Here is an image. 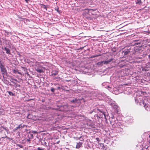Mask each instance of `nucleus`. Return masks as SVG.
Masks as SVG:
<instances>
[{
    "mask_svg": "<svg viewBox=\"0 0 150 150\" xmlns=\"http://www.w3.org/2000/svg\"><path fill=\"white\" fill-rule=\"evenodd\" d=\"M71 102L72 103H78V100L77 99H75L74 100H72L71 101Z\"/></svg>",
    "mask_w": 150,
    "mask_h": 150,
    "instance_id": "obj_12",
    "label": "nucleus"
},
{
    "mask_svg": "<svg viewBox=\"0 0 150 150\" xmlns=\"http://www.w3.org/2000/svg\"><path fill=\"white\" fill-rule=\"evenodd\" d=\"M17 73L19 74H21V73L20 72H19L18 71Z\"/></svg>",
    "mask_w": 150,
    "mask_h": 150,
    "instance_id": "obj_28",
    "label": "nucleus"
},
{
    "mask_svg": "<svg viewBox=\"0 0 150 150\" xmlns=\"http://www.w3.org/2000/svg\"><path fill=\"white\" fill-rule=\"evenodd\" d=\"M58 74V72L57 71H55V73H52V76H53V75L55 76L57 75Z\"/></svg>",
    "mask_w": 150,
    "mask_h": 150,
    "instance_id": "obj_17",
    "label": "nucleus"
},
{
    "mask_svg": "<svg viewBox=\"0 0 150 150\" xmlns=\"http://www.w3.org/2000/svg\"><path fill=\"white\" fill-rule=\"evenodd\" d=\"M41 7L46 10H47V8L46 6H45V5L44 4H42Z\"/></svg>",
    "mask_w": 150,
    "mask_h": 150,
    "instance_id": "obj_15",
    "label": "nucleus"
},
{
    "mask_svg": "<svg viewBox=\"0 0 150 150\" xmlns=\"http://www.w3.org/2000/svg\"><path fill=\"white\" fill-rule=\"evenodd\" d=\"M129 52H130V51L129 50H127L126 51H125L124 52V54L125 55H127V54H129Z\"/></svg>",
    "mask_w": 150,
    "mask_h": 150,
    "instance_id": "obj_13",
    "label": "nucleus"
},
{
    "mask_svg": "<svg viewBox=\"0 0 150 150\" xmlns=\"http://www.w3.org/2000/svg\"><path fill=\"white\" fill-rule=\"evenodd\" d=\"M27 141L29 142H30V139H27Z\"/></svg>",
    "mask_w": 150,
    "mask_h": 150,
    "instance_id": "obj_26",
    "label": "nucleus"
},
{
    "mask_svg": "<svg viewBox=\"0 0 150 150\" xmlns=\"http://www.w3.org/2000/svg\"><path fill=\"white\" fill-rule=\"evenodd\" d=\"M9 94H12L11 92H9Z\"/></svg>",
    "mask_w": 150,
    "mask_h": 150,
    "instance_id": "obj_32",
    "label": "nucleus"
},
{
    "mask_svg": "<svg viewBox=\"0 0 150 150\" xmlns=\"http://www.w3.org/2000/svg\"><path fill=\"white\" fill-rule=\"evenodd\" d=\"M99 111H100V112H101L102 113V114H103V115H104V116L105 117V113L104 112H103L102 111H101V110H98Z\"/></svg>",
    "mask_w": 150,
    "mask_h": 150,
    "instance_id": "obj_21",
    "label": "nucleus"
},
{
    "mask_svg": "<svg viewBox=\"0 0 150 150\" xmlns=\"http://www.w3.org/2000/svg\"><path fill=\"white\" fill-rule=\"evenodd\" d=\"M96 64L99 66H102L103 64V61H101L100 62H99L97 63Z\"/></svg>",
    "mask_w": 150,
    "mask_h": 150,
    "instance_id": "obj_9",
    "label": "nucleus"
},
{
    "mask_svg": "<svg viewBox=\"0 0 150 150\" xmlns=\"http://www.w3.org/2000/svg\"><path fill=\"white\" fill-rule=\"evenodd\" d=\"M110 121V123L111 125H115V124H116L118 122V121L117 118H115L113 116H112L111 117Z\"/></svg>",
    "mask_w": 150,
    "mask_h": 150,
    "instance_id": "obj_4",
    "label": "nucleus"
},
{
    "mask_svg": "<svg viewBox=\"0 0 150 150\" xmlns=\"http://www.w3.org/2000/svg\"><path fill=\"white\" fill-rule=\"evenodd\" d=\"M0 68L1 70V71L2 74L4 75L7 73V71L5 68L4 65L3 63L1 61H0Z\"/></svg>",
    "mask_w": 150,
    "mask_h": 150,
    "instance_id": "obj_3",
    "label": "nucleus"
},
{
    "mask_svg": "<svg viewBox=\"0 0 150 150\" xmlns=\"http://www.w3.org/2000/svg\"><path fill=\"white\" fill-rule=\"evenodd\" d=\"M18 71L17 70H15V69H14L13 71V72L15 74H17V72H18Z\"/></svg>",
    "mask_w": 150,
    "mask_h": 150,
    "instance_id": "obj_20",
    "label": "nucleus"
},
{
    "mask_svg": "<svg viewBox=\"0 0 150 150\" xmlns=\"http://www.w3.org/2000/svg\"><path fill=\"white\" fill-rule=\"evenodd\" d=\"M4 49L6 51V53L7 54H11L10 53V50L8 49V48H6V47H4Z\"/></svg>",
    "mask_w": 150,
    "mask_h": 150,
    "instance_id": "obj_10",
    "label": "nucleus"
},
{
    "mask_svg": "<svg viewBox=\"0 0 150 150\" xmlns=\"http://www.w3.org/2000/svg\"><path fill=\"white\" fill-rule=\"evenodd\" d=\"M113 59L112 58L111 59H110L109 60H108L107 61H103V64H107L109 62L112 61Z\"/></svg>",
    "mask_w": 150,
    "mask_h": 150,
    "instance_id": "obj_6",
    "label": "nucleus"
},
{
    "mask_svg": "<svg viewBox=\"0 0 150 150\" xmlns=\"http://www.w3.org/2000/svg\"><path fill=\"white\" fill-rule=\"evenodd\" d=\"M119 129L120 130V131H122V128H119Z\"/></svg>",
    "mask_w": 150,
    "mask_h": 150,
    "instance_id": "obj_27",
    "label": "nucleus"
},
{
    "mask_svg": "<svg viewBox=\"0 0 150 150\" xmlns=\"http://www.w3.org/2000/svg\"><path fill=\"white\" fill-rule=\"evenodd\" d=\"M84 47H80V49H81V50H82L83 49V48Z\"/></svg>",
    "mask_w": 150,
    "mask_h": 150,
    "instance_id": "obj_31",
    "label": "nucleus"
},
{
    "mask_svg": "<svg viewBox=\"0 0 150 150\" xmlns=\"http://www.w3.org/2000/svg\"><path fill=\"white\" fill-rule=\"evenodd\" d=\"M82 144L83 143L80 142L78 143H77L76 147V148L79 149L80 147H81L82 146Z\"/></svg>",
    "mask_w": 150,
    "mask_h": 150,
    "instance_id": "obj_5",
    "label": "nucleus"
},
{
    "mask_svg": "<svg viewBox=\"0 0 150 150\" xmlns=\"http://www.w3.org/2000/svg\"><path fill=\"white\" fill-rule=\"evenodd\" d=\"M30 135H31V136L32 137V138L33 137V134H30Z\"/></svg>",
    "mask_w": 150,
    "mask_h": 150,
    "instance_id": "obj_30",
    "label": "nucleus"
},
{
    "mask_svg": "<svg viewBox=\"0 0 150 150\" xmlns=\"http://www.w3.org/2000/svg\"><path fill=\"white\" fill-rule=\"evenodd\" d=\"M101 56V54H100L97 55H96L92 56H91V58H94V57H98V56Z\"/></svg>",
    "mask_w": 150,
    "mask_h": 150,
    "instance_id": "obj_16",
    "label": "nucleus"
},
{
    "mask_svg": "<svg viewBox=\"0 0 150 150\" xmlns=\"http://www.w3.org/2000/svg\"><path fill=\"white\" fill-rule=\"evenodd\" d=\"M60 88V87H58V88Z\"/></svg>",
    "mask_w": 150,
    "mask_h": 150,
    "instance_id": "obj_35",
    "label": "nucleus"
},
{
    "mask_svg": "<svg viewBox=\"0 0 150 150\" xmlns=\"http://www.w3.org/2000/svg\"><path fill=\"white\" fill-rule=\"evenodd\" d=\"M18 129V128L17 127H16L14 129H13V131L14 132V131H16V130H17Z\"/></svg>",
    "mask_w": 150,
    "mask_h": 150,
    "instance_id": "obj_23",
    "label": "nucleus"
},
{
    "mask_svg": "<svg viewBox=\"0 0 150 150\" xmlns=\"http://www.w3.org/2000/svg\"><path fill=\"white\" fill-rule=\"evenodd\" d=\"M126 120L128 122H132L133 119L132 117H131L128 116L126 117Z\"/></svg>",
    "mask_w": 150,
    "mask_h": 150,
    "instance_id": "obj_7",
    "label": "nucleus"
},
{
    "mask_svg": "<svg viewBox=\"0 0 150 150\" xmlns=\"http://www.w3.org/2000/svg\"><path fill=\"white\" fill-rule=\"evenodd\" d=\"M142 3V2L141 0H136V4H140Z\"/></svg>",
    "mask_w": 150,
    "mask_h": 150,
    "instance_id": "obj_11",
    "label": "nucleus"
},
{
    "mask_svg": "<svg viewBox=\"0 0 150 150\" xmlns=\"http://www.w3.org/2000/svg\"><path fill=\"white\" fill-rule=\"evenodd\" d=\"M93 112V111L92 110L90 112H89L90 113H92V112Z\"/></svg>",
    "mask_w": 150,
    "mask_h": 150,
    "instance_id": "obj_29",
    "label": "nucleus"
},
{
    "mask_svg": "<svg viewBox=\"0 0 150 150\" xmlns=\"http://www.w3.org/2000/svg\"><path fill=\"white\" fill-rule=\"evenodd\" d=\"M35 70L37 72L39 73H42L44 71L42 69H40L38 68H37V69H36Z\"/></svg>",
    "mask_w": 150,
    "mask_h": 150,
    "instance_id": "obj_8",
    "label": "nucleus"
},
{
    "mask_svg": "<svg viewBox=\"0 0 150 150\" xmlns=\"http://www.w3.org/2000/svg\"><path fill=\"white\" fill-rule=\"evenodd\" d=\"M55 90V89L54 88H52L50 89L51 91L53 93H54V92Z\"/></svg>",
    "mask_w": 150,
    "mask_h": 150,
    "instance_id": "obj_18",
    "label": "nucleus"
},
{
    "mask_svg": "<svg viewBox=\"0 0 150 150\" xmlns=\"http://www.w3.org/2000/svg\"><path fill=\"white\" fill-rule=\"evenodd\" d=\"M134 96L135 102L137 104L139 103V105L142 106H143L146 110H149L150 106L148 104L145 103L144 101L142 100V96L140 94H136Z\"/></svg>",
    "mask_w": 150,
    "mask_h": 150,
    "instance_id": "obj_1",
    "label": "nucleus"
},
{
    "mask_svg": "<svg viewBox=\"0 0 150 150\" xmlns=\"http://www.w3.org/2000/svg\"><path fill=\"white\" fill-rule=\"evenodd\" d=\"M14 95V94H12V96Z\"/></svg>",
    "mask_w": 150,
    "mask_h": 150,
    "instance_id": "obj_36",
    "label": "nucleus"
},
{
    "mask_svg": "<svg viewBox=\"0 0 150 150\" xmlns=\"http://www.w3.org/2000/svg\"><path fill=\"white\" fill-rule=\"evenodd\" d=\"M124 85H127V84H125Z\"/></svg>",
    "mask_w": 150,
    "mask_h": 150,
    "instance_id": "obj_37",
    "label": "nucleus"
},
{
    "mask_svg": "<svg viewBox=\"0 0 150 150\" xmlns=\"http://www.w3.org/2000/svg\"><path fill=\"white\" fill-rule=\"evenodd\" d=\"M32 133L33 134H35L37 133V132L35 131H31Z\"/></svg>",
    "mask_w": 150,
    "mask_h": 150,
    "instance_id": "obj_22",
    "label": "nucleus"
},
{
    "mask_svg": "<svg viewBox=\"0 0 150 150\" xmlns=\"http://www.w3.org/2000/svg\"><path fill=\"white\" fill-rule=\"evenodd\" d=\"M103 149L106 150V148L105 147V146H104V145H103Z\"/></svg>",
    "mask_w": 150,
    "mask_h": 150,
    "instance_id": "obj_24",
    "label": "nucleus"
},
{
    "mask_svg": "<svg viewBox=\"0 0 150 150\" xmlns=\"http://www.w3.org/2000/svg\"><path fill=\"white\" fill-rule=\"evenodd\" d=\"M96 140L97 141L99 142L100 141V140L98 138H96Z\"/></svg>",
    "mask_w": 150,
    "mask_h": 150,
    "instance_id": "obj_25",
    "label": "nucleus"
},
{
    "mask_svg": "<svg viewBox=\"0 0 150 150\" xmlns=\"http://www.w3.org/2000/svg\"><path fill=\"white\" fill-rule=\"evenodd\" d=\"M26 2H28V0H25Z\"/></svg>",
    "mask_w": 150,
    "mask_h": 150,
    "instance_id": "obj_34",
    "label": "nucleus"
},
{
    "mask_svg": "<svg viewBox=\"0 0 150 150\" xmlns=\"http://www.w3.org/2000/svg\"><path fill=\"white\" fill-rule=\"evenodd\" d=\"M112 51L113 52H115L116 51V49L115 48H113L112 49Z\"/></svg>",
    "mask_w": 150,
    "mask_h": 150,
    "instance_id": "obj_19",
    "label": "nucleus"
},
{
    "mask_svg": "<svg viewBox=\"0 0 150 150\" xmlns=\"http://www.w3.org/2000/svg\"><path fill=\"white\" fill-rule=\"evenodd\" d=\"M105 100L111 106L114 108H117V105L115 104V102L113 101L109 97H107L105 98Z\"/></svg>",
    "mask_w": 150,
    "mask_h": 150,
    "instance_id": "obj_2",
    "label": "nucleus"
},
{
    "mask_svg": "<svg viewBox=\"0 0 150 150\" xmlns=\"http://www.w3.org/2000/svg\"><path fill=\"white\" fill-rule=\"evenodd\" d=\"M24 126V125H19L18 127H17L18 128V129L21 128V129L23 128Z\"/></svg>",
    "mask_w": 150,
    "mask_h": 150,
    "instance_id": "obj_14",
    "label": "nucleus"
},
{
    "mask_svg": "<svg viewBox=\"0 0 150 150\" xmlns=\"http://www.w3.org/2000/svg\"><path fill=\"white\" fill-rule=\"evenodd\" d=\"M149 58L150 59V55H149Z\"/></svg>",
    "mask_w": 150,
    "mask_h": 150,
    "instance_id": "obj_33",
    "label": "nucleus"
}]
</instances>
